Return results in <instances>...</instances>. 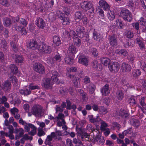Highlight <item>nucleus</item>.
<instances>
[{"label": "nucleus", "instance_id": "nucleus-12", "mask_svg": "<svg viewBox=\"0 0 146 146\" xmlns=\"http://www.w3.org/2000/svg\"><path fill=\"white\" fill-rule=\"evenodd\" d=\"M36 24L38 27L43 29L45 25V23L42 18L38 17L36 21Z\"/></svg>", "mask_w": 146, "mask_h": 146}, {"label": "nucleus", "instance_id": "nucleus-45", "mask_svg": "<svg viewBox=\"0 0 146 146\" xmlns=\"http://www.w3.org/2000/svg\"><path fill=\"white\" fill-rule=\"evenodd\" d=\"M75 34L76 33L73 31H71L70 33H68V31H65V33H64V34L65 35V36L68 38H69L70 36H72V35L74 36Z\"/></svg>", "mask_w": 146, "mask_h": 146}, {"label": "nucleus", "instance_id": "nucleus-31", "mask_svg": "<svg viewBox=\"0 0 146 146\" xmlns=\"http://www.w3.org/2000/svg\"><path fill=\"white\" fill-rule=\"evenodd\" d=\"M101 62L102 64L104 65H107L110 62V60L107 58H102L101 59Z\"/></svg>", "mask_w": 146, "mask_h": 146}, {"label": "nucleus", "instance_id": "nucleus-47", "mask_svg": "<svg viewBox=\"0 0 146 146\" xmlns=\"http://www.w3.org/2000/svg\"><path fill=\"white\" fill-rule=\"evenodd\" d=\"M62 20V23L64 25H69L70 22L69 18L68 17H65Z\"/></svg>", "mask_w": 146, "mask_h": 146}, {"label": "nucleus", "instance_id": "nucleus-14", "mask_svg": "<svg viewBox=\"0 0 146 146\" xmlns=\"http://www.w3.org/2000/svg\"><path fill=\"white\" fill-rule=\"evenodd\" d=\"M101 92L103 96H106L110 93V91L109 89V86L106 85L101 89Z\"/></svg>", "mask_w": 146, "mask_h": 146}, {"label": "nucleus", "instance_id": "nucleus-5", "mask_svg": "<svg viewBox=\"0 0 146 146\" xmlns=\"http://www.w3.org/2000/svg\"><path fill=\"white\" fill-rule=\"evenodd\" d=\"M42 84L45 88L51 89L52 87L53 83L50 78H45L43 80Z\"/></svg>", "mask_w": 146, "mask_h": 146}, {"label": "nucleus", "instance_id": "nucleus-26", "mask_svg": "<svg viewBox=\"0 0 146 146\" xmlns=\"http://www.w3.org/2000/svg\"><path fill=\"white\" fill-rule=\"evenodd\" d=\"M9 68L11 73L13 74H16L18 72V68L14 64H11L10 65Z\"/></svg>", "mask_w": 146, "mask_h": 146}, {"label": "nucleus", "instance_id": "nucleus-53", "mask_svg": "<svg viewBox=\"0 0 146 146\" xmlns=\"http://www.w3.org/2000/svg\"><path fill=\"white\" fill-rule=\"evenodd\" d=\"M38 135L39 136L41 137L43 136L45 134V133L43 130L42 128H38Z\"/></svg>", "mask_w": 146, "mask_h": 146}, {"label": "nucleus", "instance_id": "nucleus-4", "mask_svg": "<svg viewBox=\"0 0 146 146\" xmlns=\"http://www.w3.org/2000/svg\"><path fill=\"white\" fill-rule=\"evenodd\" d=\"M120 65L118 63L114 62L109 66L110 70L113 72H117L119 69Z\"/></svg>", "mask_w": 146, "mask_h": 146}, {"label": "nucleus", "instance_id": "nucleus-30", "mask_svg": "<svg viewBox=\"0 0 146 146\" xmlns=\"http://www.w3.org/2000/svg\"><path fill=\"white\" fill-rule=\"evenodd\" d=\"M54 44L56 46H59L61 44V41L59 38L57 36H54L53 38Z\"/></svg>", "mask_w": 146, "mask_h": 146}, {"label": "nucleus", "instance_id": "nucleus-1", "mask_svg": "<svg viewBox=\"0 0 146 146\" xmlns=\"http://www.w3.org/2000/svg\"><path fill=\"white\" fill-rule=\"evenodd\" d=\"M120 14L123 19L126 21L130 22L132 19V15L131 12L127 9H122Z\"/></svg>", "mask_w": 146, "mask_h": 146}, {"label": "nucleus", "instance_id": "nucleus-39", "mask_svg": "<svg viewBox=\"0 0 146 146\" xmlns=\"http://www.w3.org/2000/svg\"><path fill=\"white\" fill-rule=\"evenodd\" d=\"M119 115L123 118H126L128 116L129 114L127 111L123 110L121 111V112L119 113Z\"/></svg>", "mask_w": 146, "mask_h": 146}, {"label": "nucleus", "instance_id": "nucleus-44", "mask_svg": "<svg viewBox=\"0 0 146 146\" xmlns=\"http://www.w3.org/2000/svg\"><path fill=\"white\" fill-rule=\"evenodd\" d=\"M74 45L78 46H80L81 43V40L78 38H76L74 39Z\"/></svg>", "mask_w": 146, "mask_h": 146}, {"label": "nucleus", "instance_id": "nucleus-15", "mask_svg": "<svg viewBox=\"0 0 146 146\" xmlns=\"http://www.w3.org/2000/svg\"><path fill=\"white\" fill-rule=\"evenodd\" d=\"M19 92L21 94L24 96H27L31 94V91L30 90V88L29 86H26L23 89L20 90Z\"/></svg>", "mask_w": 146, "mask_h": 146}, {"label": "nucleus", "instance_id": "nucleus-24", "mask_svg": "<svg viewBox=\"0 0 146 146\" xmlns=\"http://www.w3.org/2000/svg\"><path fill=\"white\" fill-rule=\"evenodd\" d=\"M14 133L16 134H18L19 137H20L22 136L24 133V131L23 129L22 128L18 129L16 128L15 129Z\"/></svg>", "mask_w": 146, "mask_h": 146}, {"label": "nucleus", "instance_id": "nucleus-16", "mask_svg": "<svg viewBox=\"0 0 146 146\" xmlns=\"http://www.w3.org/2000/svg\"><path fill=\"white\" fill-rule=\"evenodd\" d=\"M78 62L85 66H87L88 64V60L85 56H80L78 59Z\"/></svg>", "mask_w": 146, "mask_h": 146}, {"label": "nucleus", "instance_id": "nucleus-6", "mask_svg": "<svg viewBox=\"0 0 146 146\" xmlns=\"http://www.w3.org/2000/svg\"><path fill=\"white\" fill-rule=\"evenodd\" d=\"M42 109L40 106H34L32 109V113L36 117H39L40 115Z\"/></svg>", "mask_w": 146, "mask_h": 146}, {"label": "nucleus", "instance_id": "nucleus-20", "mask_svg": "<svg viewBox=\"0 0 146 146\" xmlns=\"http://www.w3.org/2000/svg\"><path fill=\"white\" fill-rule=\"evenodd\" d=\"M109 41L110 44L113 46L115 47L117 45L116 37L115 35H112L110 37Z\"/></svg>", "mask_w": 146, "mask_h": 146}, {"label": "nucleus", "instance_id": "nucleus-41", "mask_svg": "<svg viewBox=\"0 0 146 146\" xmlns=\"http://www.w3.org/2000/svg\"><path fill=\"white\" fill-rule=\"evenodd\" d=\"M99 123H101L100 128L102 131L105 130V129L107 126V124L104 121H103L101 119V121H100Z\"/></svg>", "mask_w": 146, "mask_h": 146}, {"label": "nucleus", "instance_id": "nucleus-38", "mask_svg": "<svg viewBox=\"0 0 146 146\" xmlns=\"http://www.w3.org/2000/svg\"><path fill=\"white\" fill-rule=\"evenodd\" d=\"M3 22L4 25L7 27L9 26L11 23L10 19L7 18H4Z\"/></svg>", "mask_w": 146, "mask_h": 146}, {"label": "nucleus", "instance_id": "nucleus-11", "mask_svg": "<svg viewBox=\"0 0 146 146\" xmlns=\"http://www.w3.org/2000/svg\"><path fill=\"white\" fill-rule=\"evenodd\" d=\"M81 7L84 9L88 10L90 9L92 7V4L90 1L82 2L81 3Z\"/></svg>", "mask_w": 146, "mask_h": 146}, {"label": "nucleus", "instance_id": "nucleus-60", "mask_svg": "<svg viewBox=\"0 0 146 146\" xmlns=\"http://www.w3.org/2000/svg\"><path fill=\"white\" fill-rule=\"evenodd\" d=\"M141 85L140 86H141L140 90L143 88L146 89V81L144 80H141Z\"/></svg>", "mask_w": 146, "mask_h": 146}, {"label": "nucleus", "instance_id": "nucleus-32", "mask_svg": "<svg viewBox=\"0 0 146 146\" xmlns=\"http://www.w3.org/2000/svg\"><path fill=\"white\" fill-rule=\"evenodd\" d=\"M16 62L18 63H22L23 61L22 56L21 55H16L15 58Z\"/></svg>", "mask_w": 146, "mask_h": 146}, {"label": "nucleus", "instance_id": "nucleus-9", "mask_svg": "<svg viewBox=\"0 0 146 146\" xmlns=\"http://www.w3.org/2000/svg\"><path fill=\"white\" fill-rule=\"evenodd\" d=\"M56 135L54 132H52L50 134L48 135L45 140L44 143L46 145H49L51 144V142L53 138H55Z\"/></svg>", "mask_w": 146, "mask_h": 146}, {"label": "nucleus", "instance_id": "nucleus-63", "mask_svg": "<svg viewBox=\"0 0 146 146\" xmlns=\"http://www.w3.org/2000/svg\"><path fill=\"white\" fill-rule=\"evenodd\" d=\"M36 123L37 124L39 125L40 127H41V128L42 129L46 126L45 123L44 122L42 121H36Z\"/></svg>", "mask_w": 146, "mask_h": 146}, {"label": "nucleus", "instance_id": "nucleus-17", "mask_svg": "<svg viewBox=\"0 0 146 146\" xmlns=\"http://www.w3.org/2000/svg\"><path fill=\"white\" fill-rule=\"evenodd\" d=\"M77 50L72 43H70L69 44V47L68 48V52L69 53L75 54L77 52Z\"/></svg>", "mask_w": 146, "mask_h": 146}, {"label": "nucleus", "instance_id": "nucleus-56", "mask_svg": "<svg viewBox=\"0 0 146 146\" xmlns=\"http://www.w3.org/2000/svg\"><path fill=\"white\" fill-rule=\"evenodd\" d=\"M90 52L94 56H97L98 54V52L97 50L95 48H92L90 50Z\"/></svg>", "mask_w": 146, "mask_h": 146}, {"label": "nucleus", "instance_id": "nucleus-52", "mask_svg": "<svg viewBox=\"0 0 146 146\" xmlns=\"http://www.w3.org/2000/svg\"><path fill=\"white\" fill-rule=\"evenodd\" d=\"M129 102L131 105H134L136 104V102L135 100V97L132 96L129 98Z\"/></svg>", "mask_w": 146, "mask_h": 146}, {"label": "nucleus", "instance_id": "nucleus-23", "mask_svg": "<svg viewBox=\"0 0 146 146\" xmlns=\"http://www.w3.org/2000/svg\"><path fill=\"white\" fill-rule=\"evenodd\" d=\"M89 121L97 125L99 123L101 119L100 118H94L93 115H91L89 116Z\"/></svg>", "mask_w": 146, "mask_h": 146}, {"label": "nucleus", "instance_id": "nucleus-48", "mask_svg": "<svg viewBox=\"0 0 146 146\" xmlns=\"http://www.w3.org/2000/svg\"><path fill=\"white\" fill-rule=\"evenodd\" d=\"M9 77H10V79H11L10 80L12 81L14 85H16L18 83V80L15 76H13L11 77L9 76Z\"/></svg>", "mask_w": 146, "mask_h": 146}, {"label": "nucleus", "instance_id": "nucleus-58", "mask_svg": "<svg viewBox=\"0 0 146 146\" xmlns=\"http://www.w3.org/2000/svg\"><path fill=\"white\" fill-rule=\"evenodd\" d=\"M125 35L128 38H131L133 36V33L130 31H127L125 32Z\"/></svg>", "mask_w": 146, "mask_h": 146}, {"label": "nucleus", "instance_id": "nucleus-21", "mask_svg": "<svg viewBox=\"0 0 146 146\" xmlns=\"http://www.w3.org/2000/svg\"><path fill=\"white\" fill-rule=\"evenodd\" d=\"M11 85L10 82L8 81H6L4 83L1 87L4 90L7 91L9 90L11 87Z\"/></svg>", "mask_w": 146, "mask_h": 146}, {"label": "nucleus", "instance_id": "nucleus-62", "mask_svg": "<svg viewBox=\"0 0 146 146\" xmlns=\"http://www.w3.org/2000/svg\"><path fill=\"white\" fill-rule=\"evenodd\" d=\"M31 128L32 129L29 132V133L31 135H34L36 133V127L34 125V127L33 128Z\"/></svg>", "mask_w": 146, "mask_h": 146}, {"label": "nucleus", "instance_id": "nucleus-43", "mask_svg": "<svg viewBox=\"0 0 146 146\" xmlns=\"http://www.w3.org/2000/svg\"><path fill=\"white\" fill-rule=\"evenodd\" d=\"M15 42H11V45L12 49L13 50L14 52H16L17 51L18 48V46L16 44V41L15 40Z\"/></svg>", "mask_w": 146, "mask_h": 146}, {"label": "nucleus", "instance_id": "nucleus-13", "mask_svg": "<svg viewBox=\"0 0 146 146\" xmlns=\"http://www.w3.org/2000/svg\"><path fill=\"white\" fill-rule=\"evenodd\" d=\"M131 69V67L130 65L125 63H123L121 67V70L122 72L127 73L129 72Z\"/></svg>", "mask_w": 146, "mask_h": 146}, {"label": "nucleus", "instance_id": "nucleus-22", "mask_svg": "<svg viewBox=\"0 0 146 146\" xmlns=\"http://www.w3.org/2000/svg\"><path fill=\"white\" fill-rule=\"evenodd\" d=\"M96 11L100 18L105 20L106 19L104 17V12L103 10L99 7L98 8H96Z\"/></svg>", "mask_w": 146, "mask_h": 146}, {"label": "nucleus", "instance_id": "nucleus-34", "mask_svg": "<svg viewBox=\"0 0 146 146\" xmlns=\"http://www.w3.org/2000/svg\"><path fill=\"white\" fill-rule=\"evenodd\" d=\"M93 37L94 40L99 41L101 38V36L99 33L95 31L93 33Z\"/></svg>", "mask_w": 146, "mask_h": 146}, {"label": "nucleus", "instance_id": "nucleus-40", "mask_svg": "<svg viewBox=\"0 0 146 146\" xmlns=\"http://www.w3.org/2000/svg\"><path fill=\"white\" fill-rule=\"evenodd\" d=\"M96 88L95 85L92 84H90L89 85V91L90 94L93 93Z\"/></svg>", "mask_w": 146, "mask_h": 146}, {"label": "nucleus", "instance_id": "nucleus-19", "mask_svg": "<svg viewBox=\"0 0 146 146\" xmlns=\"http://www.w3.org/2000/svg\"><path fill=\"white\" fill-rule=\"evenodd\" d=\"M76 68L75 67H72L71 68H67V73H66V76L69 77L71 78H74L75 76L72 75L71 74H69V72H74L76 71Z\"/></svg>", "mask_w": 146, "mask_h": 146}, {"label": "nucleus", "instance_id": "nucleus-57", "mask_svg": "<svg viewBox=\"0 0 146 146\" xmlns=\"http://www.w3.org/2000/svg\"><path fill=\"white\" fill-rule=\"evenodd\" d=\"M132 132V129L131 128H129L127 130H125L123 132V133L125 135L127 134H131Z\"/></svg>", "mask_w": 146, "mask_h": 146}, {"label": "nucleus", "instance_id": "nucleus-50", "mask_svg": "<svg viewBox=\"0 0 146 146\" xmlns=\"http://www.w3.org/2000/svg\"><path fill=\"white\" fill-rule=\"evenodd\" d=\"M99 111L100 112L103 114H105L108 112L107 109L104 106L100 107V108L99 109Z\"/></svg>", "mask_w": 146, "mask_h": 146}, {"label": "nucleus", "instance_id": "nucleus-28", "mask_svg": "<svg viewBox=\"0 0 146 146\" xmlns=\"http://www.w3.org/2000/svg\"><path fill=\"white\" fill-rule=\"evenodd\" d=\"M29 46L30 48L32 50H35L38 48L37 42L33 40L29 43Z\"/></svg>", "mask_w": 146, "mask_h": 146}, {"label": "nucleus", "instance_id": "nucleus-8", "mask_svg": "<svg viewBox=\"0 0 146 146\" xmlns=\"http://www.w3.org/2000/svg\"><path fill=\"white\" fill-rule=\"evenodd\" d=\"M76 31L78 36L80 37H83L86 34L84 27L81 26H77L76 28Z\"/></svg>", "mask_w": 146, "mask_h": 146}, {"label": "nucleus", "instance_id": "nucleus-18", "mask_svg": "<svg viewBox=\"0 0 146 146\" xmlns=\"http://www.w3.org/2000/svg\"><path fill=\"white\" fill-rule=\"evenodd\" d=\"M52 76H51V79L53 81L57 84L59 83L58 80V76L59 74L56 71H53L52 72Z\"/></svg>", "mask_w": 146, "mask_h": 146}, {"label": "nucleus", "instance_id": "nucleus-61", "mask_svg": "<svg viewBox=\"0 0 146 146\" xmlns=\"http://www.w3.org/2000/svg\"><path fill=\"white\" fill-rule=\"evenodd\" d=\"M80 79L79 78H75L73 82L74 86L76 87H77L78 84H80Z\"/></svg>", "mask_w": 146, "mask_h": 146}, {"label": "nucleus", "instance_id": "nucleus-29", "mask_svg": "<svg viewBox=\"0 0 146 146\" xmlns=\"http://www.w3.org/2000/svg\"><path fill=\"white\" fill-rule=\"evenodd\" d=\"M115 53L122 56H125L128 55L127 52L124 49H122L120 50H117L115 51Z\"/></svg>", "mask_w": 146, "mask_h": 146}, {"label": "nucleus", "instance_id": "nucleus-55", "mask_svg": "<svg viewBox=\"0 0 146 146\" xmlns=\"http://www.w3.org/2000/svg\"><path fill=\"white\" fill-rule=\"evenodd\" d=\"M141 72L138 70H134L133 71L132 74L134 77H137L140 75Z\"/></svg>", "mask_w": 146, "mask_h": 146}, {"label": "nucleus", "instance_id": "nucleus-49", "mask_svg": "<svg viewBox=\"0 0 146 146\" xmlns=\"http://www.w3.org/2000/svg\"><path fill=\"white\" fill-rule=\"evenodd\" d=\"M116 25L117 26H119L120 28L123 29L124 27V24L123 22L119 20H117L116 21Z\"/></svg>", "mask_w": 146, "mask_h": 146}, {"label": "nucleus", "instance_id": "nucleus-42", "mask_svg": "<svg viewBox=\"0 0 146 146\" xmlns=\"http://www.w3.org/2000/svg\"><path fill=\"white\" fill-rule=\"evenodd\" d=\"M55 134L56 135V137H55V139L58 140H61L62 139L61 136L62 135V133L60 131V130L56 131L55 133Z\"/></svg>", "mask_w": 146, "mask_h": 146}, {"label": "nucleus", "instance_id": "nucleus-36", "mask_svg": "<svg viewBox=\"0 0 146 146\" xmlns=\"http://www.w3.org/2000/svg\"><path fill=\"white\" fill-rule=\"evenodd\" d=\"M34 125L31 123H27L24 126V128L25 131L29 132L30 130V128H33Z\"/></svg>", "mask_w": 146, "mask_h": 146}, {"label": "nucleus", "instance_id": "nucleus-35", "mask_svg": "<svg viewBox=\"0 0 146 146\" xmlns=\"http://www.w3.org/2000/svg\"><path fill=\"white\" fill-rule=\"evenodd\" d=\"M68 90L65 88H61L58 89V91L56 90V92L59 94H61L62 95L65 94L68 92Z\"/></svg>", "mask_w": 146, "mask_h": 146}, {"label": "nucleus", "instance_id": "nucleus-27", "mask_svg": "<svg viewBox=\"0 0 146 146\" xmlns=\"http://www.w3.org/2000/svg\"><path fill=\"white\" fill-rule=\"evenodd\" d=\"M117 98L119 100H122L124 97V94L123 92L121 91H118L116 93Z\"/></svg>", "mask_w": 146, "mask_h": 146}, {"label": "nucleus", "instance_id": "nucleus-3", "mask_svg": "<svg viewBox=\"0 0 146 146\" xmlns=\"http://www.w3.org/2000/svg\"><path fill=\"white\" fill-rule=\"evenodd\" d=\"M33 68L35 71L41 74H43L45 72L44 66L39 63H35L33 65Z\"/></svg>", "mask_w": 146, "mask_h": 146}, {"label": "nucleus", "instance_id": "nucleus-59", "mask_svg": "<svg viewBox=\"0 0 146 146\" xmlns=\"http://www.w3.org/2000/svg\"><path fill=\"white\" fill-rule=\"evenodd\" d=\"M132 125L133 126L136 127H138L139 125V121L136 119H134L131 122Z\"/></svg>", "mask_w": 146, "mask_h": 146}, {"label": "nucleus", "instance_id": "nucleus-2", "mask_svg": "<svg viewBox=\"0 0 146 146\" xmlns=\"http://www.w3.org/2000/svg\"><path fill=\"white\" fill-rule=\"evenodd\" d=\"M38 50L41 54H48L51 52V48L50 46L42 43L38 47Z\"/></svg>", "mask_w": 146, "mask_h": 146}, {"label": "nucleus", "instance_id": "nucleus-33", "mask_svg": "<svg viewBox=\"0 0 146 146\" xmlns=\"http://www.w3.org/2000/svg\"><path fill=\"white\" fill-rule=\"evenodd\" d=\"M107 16L109 19L110 20H113L115 18V14L114 12L112 11L108 12Z\"/></svg>", "mask_w": 146, "mask_h": 146}, {"label": "nucleus", "instance_id": "nucleus-37", "mask_svg": "<svg viewBox=\"0 0 146 146\" xmlns=\"http://www.w3.org/2000/svg\"><path fill=\"white\" fill-rule=\"evenodd\" d=\"M65 61L66 63L69 64H73L74 62L73 58L70 56L66 57L65 58Z\"/></svg>", "mask_w": 146, "mask_h": 146}, {"label": "nucleus", "instance_id": "nucleus-7", "mask_svg": "<svg viewBox=\"0 0 146 146\" xmlns=\"http://www.w3.org/2000/svg\"><path fill=\"white\" fill-rule=\"evenodd\" d=\"M64 115L62 113H59L58 116L55 117V119H57V126L59 127L62 126L63 124H65L66 123L64 120Z\"/></svg>", "mask_w": 146, "mask_h": 146}, {"label": "nucleus", "instance_id": "nucleus-64", "mask_svg": "<svg viewBox=\"0 0 146 146\" xmlns=\"http://www.w3.org/2000/svg\"><path fill=\"white\" fill-rule=\"evenodd\" d=\"M145 98L142 97L140 100V104L143 108H146V105L144 103Z\"/></svg>", "mask_w": 146, "mask_h": 146}, {"label": "nucleus", "instance_id": "nucleus-25", "mask_svg": "<svg viewBox=\"0 0 146 146\" xmlns=\"http://www.w3.org/2000/svg\"><path fill=\"white\" fill-rule=\"evenodd\" d=\"M135 41L139 45V47L140 49L142 50H143L145 49V44L139 38H137Z\"/></svg>", "mask_w": 146, "mask_h": 146}, {"label": "nucleus", "instance_id": "nucleus-46", "mask_svg": "<svg viewBox=\"0 0 146 146\" xmlns=\"http://www.w3.org/2000/svg\"><path fill=\"white\" fill-rule=\"evenodd\" d=\"M82 15L81 13L77 12L75 14L76 21L77 22H79L82 19Z\"/></svg>", "mask_w": 146, "mask_h": 146}, {"label": "nucleus", "instance_id": "nucleus-10", "mask_svg": "<svg viewBox=\"0 0 146 146\" xmlns=\"http://www.w3.org/2000/svg\"><path fill=\"white\" fill-rule=\"evenodd\" d=\"M100 6L102 8L104 11H108L110 8V6L108 4L105 0H100L99 2Z\"/></svg>", "mask_w": 146, "mask_h": 146}, {"label": "nucleus", "instance_id": "nucleus-51", "mask_svg": "<svg viewBox=\"0 0 146 146\" xmlns=\"http://www.w3.org/2000/svg\"><path fill=\"white\" fill-rule=\"evenodd\" d=\"M56 14L58 16L61 20L63 19L64 17V14L60 11H58L56 12Z\"/></svg>", "mask_w": 146, "mask_h": 146}, {"label": "nucleus", "instance_id": "nucleus-54", "mask_svg": "<svg viewBox=\"0 0 146 146\" xmlns=\"http://www.w3.org/2000/svg\"><path fill=\"white\" fill-rule=\"evenodd\" d=\"M138 21L141 25L144 26H146V21L143 17H141Z\"/></svg>", "mask_w": 146, "mask_h": 146}]
</instances>
